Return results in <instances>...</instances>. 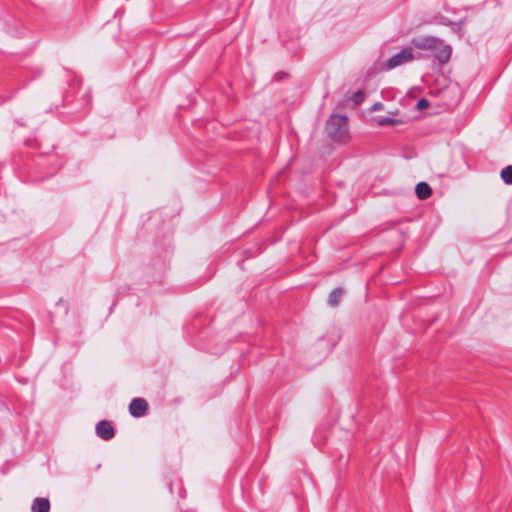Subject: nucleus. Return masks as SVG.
<instances>
[{
  "label": "nucleus",
  "instance_id": "nucleus-1",
  "mask_svg": "<svg viewBox=\"0 0 512 512\" xmlns=\"http://www.w3.org/2000/svg\"><path fill=\"white\" fill-rule=\"evenodd\" d=\"M410 42L414 47L418 49L434 51L435 58L441 64L447 63L451 58V46L445 44L444 41L440 38L427 35L421 37H414L411 39Z\"/></svg>",
  "mask_w": 512,
  "mask_h": 512
},
{
  "label": "nucleus",
  "instance_id": "nucleus-2",
  "mask_svg": "<svg viewBox=\"0 0 512 512\" xmlns=\"http://www.w3.org/2000/svg\"><path fill=\"white\" fill-rule=\"evenodd\" d=\"M329 138L336 142L345 143L349 140L348 118L343 115H331L326 123Z\"/></svg>",
  "mask_w": 512,
  "mask_h": 512
},
{
  "label": "nucleus",
  "instance_id": "nucleus-3",
  "mask_svg": "<svg viewBox=\"0 0 512 512\" xmlns=\"http://www.w3.org/2000/svg\"><path fill=\"white\" fill-rule=\"evenodd\" d=\"M421 56V53L415 55L412 47H405L387 60L386 67L388 70H391L414 59H419Z\"/></svg>",
  "mask_w": 512,
  "mask_h": 512
},
{
  "label": "nucleus",
  "instance_id": "nucleus-4",
  "mask_svg": "<svg viewBox=\"0 0 512 512\" xmlns=\"http://www.w3.org/2000/svg\"><path fill=\"white\" fill-rule=\"evenodd\" d=\"M148 408V403L144 398H134L129 404V413L135 418H140L147 413Z\"/></svg>",
  "mask_w": 512,
  "mask_h": 512
},
{
  "label": "nucleus",
  "instance_id": "nucleus-5",
  "mask_svg": "<svg viewBox=\"0 0 512 512\" xmlns=\"http://www.w3.org/2000/svg\"><path fill=\"white\" fill-rule=\"evenodd\" d=\"M96 434L101 439L108 441L115 436V430L111 423L107 420H101L96 425Z\"/></svg>",
  "mask_w": 512,
  "mask_h": 512
},
{
  "label": "nucleus",
  "instance_id": "nucleus-6",
  "mask_svg": "<svg viewBox=\"0 0 512 512\" xmlns=\"http://www.w3.org/2000/svg\"><path fill=\"white\" fill-rule=\"evenodd\" d=\"M31 510L32 512H49L50 502L47 498L37 497L33 500Z\"/></svg>",
  "mask_w": 512,
  "mask_h": 512
},
{
  "label": "nucleus",
  "instance_id": "nucleus-7",
  "mask_svg": "<svg viewBox=\"0 0 512 512\" xmlns=\"http://www.w3.org/2000/svg\"><path fill=\"white\" fill-rule=\"evenodd\" d=\"M416 195L419 199L425 200L432 194V189L426 182H419L415 187Z\"/></svg>",
  "mask_w": 512,
  "mask_h": 512
},
{
  "label": "nucleus",
  "instance_id": "nucleus-8",
  "mask_svg": "<svg viewBox=\"0 0 512 512\" xmlns=\"http://www.w3.org/2000/svg\"><path fill=\"white\" fill-rule=\"evenodd\" d=\"M344 294L343 288H335L333 289L328 297V304L331 307H337L341 301V298Z\"/></svg>",
  "mask_w": 512,
  "mask_h": 512
},
{
  "label": "nucleus",
  "instance_id": "nucleus-9",
  "mask_svg": "<svg viewBox=\"0 0 512 512\" xmlns=\"http://www.w3.org/2000/svg\"><path fill=\"white\" fill-rule=\"evenodd\" d=\"M376 122L379 126H389V125H398V124H401L402 123V120L400 119H395V118H391V117H378L376 119Z\"/></svg>",
  "mask_w": 512,
  "mask_h": 512
},
{
  "label": "nucleus",
  "instance_id": "nucleus-10",
  "mask_svg": "<svg viewBox=\"0 0 512 512\" xmlns=\"http://www.w3.org/2000/svg\"><path fill=\"white\" fill-rule=\"evenodd\" d=\"M500 176L505 184L511 185L512 184V165H508L504 169H502Z\"/></svg>",
  "mask_w": 512,
  "mask_h": 512
},
{
  "label": "nucleus",
  "instance_id": "nucleus-11",
  "mask_svg": "<svg viewBox=\"0 0 512 512\" xmlns=\"http://www.w3.org/2000/svg\"><path fill=\"white\" fill-rule=\"evenodd\" d=\"M435 19H436L437 24L443 25V26L452 27V25H454V23H455L454 21H452L449 18L442 16V15L437 16Z\"/></svg>",
  "mask_w": 512,
  "mask_h": 512
},
{
  "label": "nucleus",
  "instance_id": "nucleus-12",
  "mask_svg": "<svg viewBox=\"0 0 512 512\" xmlns=\"http://www.w3.org/2000/svg\"><path fill=\"white\" fill-rule=\"evenodd\" d=\"M364 98V92L359 90L352 95L351 100L355 103V105H359L363 102Z\"/></svg>",
  "mask_w": 512,
  "mask_h": 512
},
{
  "label": "nucleus",
  "instance_id": "nucleus-13",
  "mask_svg": "<svg viewBox=\"0 0 512 512\" xmlns=\"http://www.w3.org/2000/svg\"><path fill=\"white\" fill-rule=\"evenodd\" d=\"M463 26H464V20H460L459 22H455L454 25H452V31L456 34H458L459 36L462 35V29H463Z\"/></svg>",
  "mask_w": 512,
  "mask_h": 512
},
{
  "label": "nucleus",
  "instance_id": "nucleus-14",
  "mask_svg": "<svg viewBox=\"0 0 512 512\" xmlns=\"http://www.w3.org/2000/svg\"><path fill=\"white\" fill-rule=\"evenodd\" d=\"M429 106V101L425 98H421L418 102H417V109L418 110H423L425 108H427Z\"/></svg>",
  "mask_w": 512,
  "mask_h": 512
},
{
  "label": "nucleus",
  "instance_id": "nucleus-15",
  "mask_svg": "<svg viewBox=\"0 0 512 512\" xmlns=\"http://www.w3.org/2000/svg\"><path fill=\"white\" fill-rule=\"evenodd\" d=\"M383 104L381 102H376L372 105V107L370 108V111L371 112H374V111H379V110H382L383 109Z\"/></svg>",
  "mask_w": 512,
  "mask_h": 512
},
{
  "label": "nucleus",
  "instance_id": "nucleus-16",
  "mask_svg": "<svg viewBox=\"0 0 512 512\" xmlns=\"http://www.w3.org/2000/svg\"><path fill=\"white\" fill-rule=\"evenodd\" d=\"M278 75H279V76H278V79H281V78H282V76H285V73H279Z\"/></svg>",
  "mask_w": 512,
  "mask_h": 512
},
{
  "label": "nucleus",
  "instance_id": "nucleus-17",
  "mask_svg": "<svg viewBox=\"0 0 512 512\" xmlns=\"http://www.w3.org/2000/svg\"><path fill=\"white\" fill-rule=\"evenodd\" d=\"M278 75H279V76H278V79H281V78H282V76H285V73H279Z\"/></svg>",
  "mask_w": 512,
  "mask_h": 512
},
{
  "label": "nucleus",
  "instance_id": "nucleus-18",
  "mask_svg": "<svg viewBox=\"0 0 512 512\" xmlns=\"http://www.w3.org/2000/svg\"><path fill=\"white\" fill-rule=\"evenodd\" d=\"M278 75H279V76H278V79H281V78H282V76H285V73H279Z\"/></svg>",
  "mask_w": 512,
  "mask_h": 512
}]
</instances>
